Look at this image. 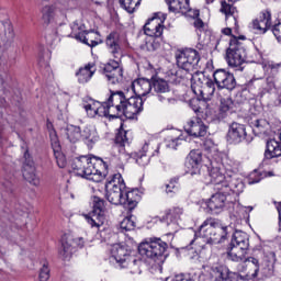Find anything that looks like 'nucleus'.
Returning a JSON list of instances; mask_svg holds the SVG:
<instances>
[{
	"mask_svg": "<svg viewBox=\"0 0 281 281\" xmlns=\"http://www.w3.org/2000/svg\"><path fill=\"white\" fill-rule=\"evenodd\" d=\"M213 78L217 89H227V91H234V89H236V78L234 74L225 69L215 70Z\"/></svg>",
	"mask_w": 281,
	"mask_h": 281,
	"instance_id": "22",
	"label": "nucleus"
},
{
	"mask_svg": "<svg viewBox=\"0 0 281 281\" xmlns=\"http://www.w3.org/2000/svg\"><path fill=\"white\" fill-rule=\"evenodd\" d=\"M191 89L194 95H200V98L207 100L216 91V81H213L203 72H195L191 78Z\"/></svg>",
	"mask_w": 281,
	"mask_h": 281,
	"instance_id": "15",
	"label": "nucleus"
},
{
	"mask_svg": "<svg viewBox=\"0 0 281 281\" xmlns=\"http://www.w3.org/2000/svg\"><path fill=\"white\" fill-rule=\"evenodd\" d=\"M227 238V226L221 225L218 221L210 217L206 218L199 231L194 233V239L191 240V245H194V240H198L199 245L204 243L205 245H218L224 243Z\"/></svg>",
	"mask_w": 281,
	"mask_h": 281,
	"instance_id": "6",
	"label": "nucleus"
},
{
	"mask_svg": "<svg viewBox=\"0 0 281 281\" xmlns=\"http://www.w3.org/2000/svg\"><path fill=\"white\" fill-rule=\"evenodd\" d=\"M203 161V155L199 150H191L186 160V172L194 177L201 175V164Z\"/></svg>",
	"mask_w": 281,
	"mask_h": 281,
	"instance_id": "24",
	"label": "nucleus"
},
{
	"mask_svg": "<svg viewBox=\"0 0 281 281\" xmlns=\"http://www.w3.org/2000/svg\"><path fill=\"white\" fill-rule=\"evenodd\" d=\"M74 238L71 236L64 235L61 237V248L59 250V256L63 258V260H67V258L71 257V254L74 252Z\"/></svg>",
	"mask_w": 281,
	"mask_h": 281,
	"instance_id": "33",
	"label": "nucleus"
},
{
	"mask_svg": "<svg viewBox=\"0 0 281 281\" xmlns=\"http://www.w3.org/2000/svg\"><path fill=\"white\" fill-rule=\"evenodd\" d=\"M222 34L225 36H232V27L222 29Z\"/></svg>",
	"mask_w": 281,
	"mask_h": 281,
	"instance_id": "56",
	"label": "nucleus"
},
{
	"mask_svg": "<svg viewBox=\"0 0 281 281\" xmlns=\"http://www.w3.org/2000/svg\"><path fill=\"white\" fill-rule=\"evenodd\" d=\"M42 21L44 25H52V27H57L56 34L58 36H69L63 30H67L65 25L67 21V12L63 9H58L55 5H45L42 9Z\"/></svg>",
	"mask_w": 281,
	"mask_h": 281,
	"instance_id": "12",
	"label": "nucleus"
},
{
	"mask_svg": "<svg viewBox=\"0 0 281 281\" xmlns=\"http://www.w3.org/2000/svg\"><path fill=\"white\" fill-rule=\"evenodd\" d=\"M110 100H111V93L108 95L106 100L103 102L90 99L88 103L83 105V109L89 117L99 116V117H110V120H113V112H111L113 103H111Z\"/></svg>",
	"mask_w": 281,
	"mask_h": 281,
	"instance_id": "17",
	"label": "nucleus"
},
{
	"mask_svg": "<svg viewBox=\"0 0 281 281\" xmlns=\"http://www.w3.org/2000/svg\"><path fill=\"white\" fill-rule=\"evenodd\" d=\"M78 241H79L78 243L79 247H85V239L83 238H79Z\"/></svg>",
	"mask_w": 281,
	"mask_h": 281,
	"instance_id": "60",
	"label": "nucleus"
},
{
	"mask_svg": "<svg viewBox=\"0 0 281 281\" xmlns=\"http://www.w3.org/2000/svg\"><path fill=\"white\" fill-rule=\"evenodd\" d=\"M221 12L222 14H225L226 21H228V23L238 25V10L236 7L227 3L226 1H222Z\"/></svg>",
	"mask_w": 281,
	"mask_h": 281,
	"instance_id": "32",
	"label": "nucleus"
},
{
	"mask_svg": "<svg viewBox=\"0 0 281 281\" xmlns=\"http://www.w3.org/2000/svg\"><path fill=\"white\" fill-rule=\"evenodd\" d=\"M71 36L72 38H76V41H80V43H83L89 47H97V45H99L98 41L94 40L98 34H95V32L85 30L82 23H78V21L74 22L71 25Z\"/></svg>",
	"mask_w": 281,
	"mask_h": 281,
	"instance_id": "20",
	"label": "nucleus"
},
{
	"mask_svg": "<svg viewBox=\"0 0 281 281\" xmlns=\"http://www.w3.org/2000/svg\"><path fill=\"white\" fill-rule=\"evenodd\" d=\"M180 14H184L186 16H189L190 19H199V10L190 9V2H188L187 12H180Z\"/></svg>",
	"mask_w": 281,
	"mask_h": 281,
	"instance_id": "50",
	"label": "nucleus"
},
{
	"mask_svg": "<svg viewBox=\"0 0 281 281\" xmlns=\"http://www.w3.org/2000/svg\"><path fill=\"white\" fill-rule=\"evenodd\" d=\"M0 85H3V79L0 77Z\"/></svg>",
	"mask_w": 281,
	"mask_h": 281,
	"instance_id": "61",
	"label": "nucleus"
},
{
	"mask_svg": "<svg viewBox=\"0 0 281 281\" xmlns=\"http://www.w3.org/2000/svg\"><path fill=\"white\" fill-rule=\"evenodd\" d=\"M168 5L169 12H173V14H179L181 12H188V3L190 0H165Z\"/></svg>",
	"mask_w": 281,
	"mask_h": 281,
	"instance_id": "35",
	"label": "nucleus"
},
{
	"mask_svg": "<svg viewBox=\"0 0 281 281\" xmlns=\"http://www.w3.org/2000/svg\"><path fill=\"white\" fill-rule=\"evenodd\" d=\"M105 196L109 203H112V205H123L128 212H133L139 201L137 191H127L121 188L105 189Z\"/></svg>",
	"mask_w": 281,
	"mask_h": 281,
	"instance_id": "11",
	"label": "nucleus"
},
{
	"mask_svg": "<svg viewBox=\"0 0 281 281\" xmlns=\"http://www.w3.org/2000/svg\"><path fill=\"white\" fill-rule=\"evenodd\" d=\"M266 159H273L276 157H281V144L280 142L271 138L267 142L266 151H265Z\"/></svg>",
	"mask_w": 281,
	"mask_h": 281,
	"instance_id": "34",
	"label": "nucleus"
},
{
	"mask_svg": "<svg viewBox=\"0 0 281 281\" xmlns=\"http://www.w3.org/2000/svg\"><path fill=\"white\" fill-rule=\"evenodd\" d=\"M105 45L114 60H110L104 66V76L110 82V85H120L122 80H124V70L122 67H120V60L122 56H124V52L122 50V47H126L128 45V42L124 41L122 42V37L120 36V33L112 32L108 35L105 40Z\"/></svg>",
	"mask_w": 281,
	"mask_h": 281,
	"instance_id": "2",
	"label": "nucleus"
},
{
	"mask_svg": "<svg viewBox=\"0 0 281 281\" xmlns=\"http://www.w3.org/2000/svg\"><path fill=\"white\" fill-rule=\"evenodd\" d=\"M140 2L142 0H119L121 8L128 12V14H133Z\"/></svg>",
	"mask_w": 281,
	"mask_h": 281,
	"instance_id": "42",
	"label": "nucleus"
},
{
	"mask_svg": "<svg viewBox=\"0 0 281 281\" xmlns=\"http://www.w3.org/2000/svg\"><path fill=\"white\" fill-rule=\"evenodd\" d=\"M255 135H271V123L266 119H257L250 122Z\"/></svg>",
	"mask_w": 281,
	"mask_h": 281,
	"instance_id": "31",
	"label": "nucleus"
},
{
	"mask_svg": "<svg viewBox=\"0 0 281 281\" xmlns=\"http://www.w3.org/2000/svg\"><path fill=\"white\" fill-rule=\"evenodd\" d=\"M247 262H250V265H252L254 271L248 272L246 278L236 272H231L229 269L225 266H217V267L211 268L210 278L206 280H210V281L255 280V278H258V273L260 271V261L256 257H249L247 259Z\"/></svg>",
	"mask_w": 281,
	"mask_h": 281,
	"instance_id": "10",
	"label": "nucleus"
},
{
	"mask_svg": "<svg viewBox=\"0 0 281 281\" xmlns=\"http://www.w3.org/2000/svg\"><path fill=\"white\" fill-rule=\"evenodd\" d=\"M81 139L88 148H93V146L100 142V135L98 134L95 126L86 125L83 130H81Z\"/></svg>",
	"mask_w": 281,
	"mask_h": 281,
	"instance_id": "29",
	"label": "nucleus"
},
{
	"mask_svg": "<svg viewBox=\"0 0 281 281\" xmlns=\"http://www.w3.org/2000/svg\"><path fill=\"white\" fill-rule=\"evenodd\" d=\"M209 170L211 183H227L232 186L234 181H243L239 179L238 169L240 168V162L236 161L223 153L215 154L211 158V164L206 165Z\"/></svg>",
	"mask_w": 281,
	"mask_h": 281,
	"instance_id": "1",
	"label": "nucleus"
},
{
	"mask_svg": "<svg viewBox=\"0 0 281 281\" xmlns=\"http://www.w3.org/2000/svg\"><path fill=\"white\" fill-rule=\"evenodd\" d=\"M181 214H183V209H181V207H173L167 214V218H170V221H177L178 218H181Z\"/></svg>",
	"mask_w": 281,
	"mask_h": 281,
	"instance_id": "46",
	"label": "nucleus"
},
{
	"mask_svg": "<svg viewBox=\"0 0 281 281\" xmlns=\"http://www.w3.org/2000/svg\"><path fill=\"white\" fill-rule=\"evenodd\" d=\"M132 90L136 98H144L148 93H153V79H137L132 82Z\"/></svg>",
	"mask_w": 281,
	"mask_h": 281,
	"instance_id": "27",
	"label": "nucleus"
},
{
	"mask_svg": "<svg viewBox=\"0 0 281 281\" xmlns=\"http://www.w3.org/2000/svg\"><path fill=\"white\" fill-rule=\"evenodd\" d=\"M186 133L180 130H171L167 133L166 144L168 148L177 149L182 142H188L191 137H205L207 135V125L198 116L191 117L186 125Z\"/></svg>",
	"mask_w": 281,
	"mask_h": 281,
	"instance_id": "5",
	"label": "nucleus"
},
{
	"mask_svg": "<svg viewBox=\"0 0 281 281\" xmlns=\"http://www.w3.org/2000/svg\"><path fill=\"white\" fill-rule=\"evenodd\" d=\"M276 89V78L268 77L262 85V93H271Z\"/></svg>",
	"mask_w": 281,
	"mask_h": 281,
	"instance_id": "45",
	"label": "nucleus"
},
{
	"mask_svg": "<svg viewBox=\"0 0 281 281\" xmlns=\"http://www.w3.org/2000/svg\"><path fill=\"white\" fill-rule=\"evenodd\" d=\"M5 36V26L3 24H0V40Z\"/></svg>",
	"mask_w": 281,
	"mask_h": 281,
	"instance_id": "58",
	"label": "nucleus"
},
{
	"mask_svg": "<svg viewBox=\"0 0 281 281\" xmlns=\"http://www.w3.org/2000/svg\"><path fill=\"white\" fill-rule=\"evenodd\" d=\"M175 181H171L170 183H168L167 186H166V192H167V194H170L171 192H175V188H177L176 186H175Z\"/></svg>",
	"mask_w": 281,
	"mask_h": 281,
	"instance_id": "55",
	"label": "nucleus"
},
{
	"mask_svg": "<svg viewBox=\"0 0 281 281\" xmlns=\"http://www.w3.org/2000/svg\"><path fill=\"white\" fill-rule=\"evenodd\" d=\"M193 25L196 30H203L205 27V23H203V20L195 18Z\"/></svg>",
	"mask_w": 281,
	"mask_h": 281,
	"instance_id": "54",
	"label": "nucleus"
},
{
	"mask_svg": "<svg viewBox=\"0 0 281 281\" xmlns=\"http://www.w3.org/2000/svg\"><path fill=\"white\" fill-rule=\"evenodd\" d=\"M151 93H156L157 99L161 104H166L167 106L177 104V99L173 98L172 92L170 91V85L162 78H151Z\"/></svg>",
	"mask_w": 281,
	"mask_h": 281,
	"instance_id": "18",
	"label": "nucleus"
},
{
	"mask_svg": "<svg viewBox=\"0 0 281 281\" xmlns=\"http://www.w3.org/2000/svg\"><path fill=\"white\" fill-rule=\"evenodd\" d=\"M117 165V156L102 158L88 157L87 165L82 168V173H79L81 179L100 183L106 177L109 168H115Z\"/></svg>",
	"mask_w": 281,
	"mask_h": 281,
	"instance_id": "7",
	"label": "nucleus"
},
{
	"mask_svg": "<svg viewBox=\"0 0 281 281\" xmlns=\"http://www.w3.org/2000/svg\"><path fill=\"white\" fill-rule=\"evenodd\" d=\"M148 153V143H145L142 150L133 154V159H135L138 166L143 168L150 164V156L146 155Z\"/></svg>",
	"mask_w": 281,
	"mask_h": 281,
	"instance_id": "38",
	"label": "nucleus"
},
{
	"mask_svg": "<svg viewBox=\"0 0 281 281\" xmlns=\"http://www.w3.org/2000/svg\"><path fill=\"white\" fill-rule=\"evenodd\" d=\"M232 106H234V101H232L231 98H226V99L221 100L220 112L217 114V120L220 122H221V120H225V117H227Z\"/></svg>",
	"mask_w": 281,
	"mask_h": 281,
	"instance_id": "40",
	"label": "nucleus"
},
{
	"mask_svg": "<svg viewBox=\"0 0 281 281\" xmlns=\"http://www.w3.org/2000/svg\"><path fill=\"white\" fill-rule=\"evenodd\" d=\"M226 139L229 142V144H240V142H245V139L246 142H249V138H247V127L245 124L233 122L228 126Z\"/></svg>",
	"mask_w": 281,
	"mask_h": 281,
	"instance_id": "23",
	"label": "nucleus"
},
{
	"mask_svg": "<svg viewBox=\"0 0 281 281\" xmlns=\"http://www.w3.org/2000/svg\"><path fill=\"white\" fill-rule=\"evenodd\" d=\"M40 281H47L49 280V266L47 265V262L43 263V267L40 270Z\"/></svg>",
	"mask_w": 281,
	"mask_h": 281,
	"instance_id": "47",
	"label": "nucleus"
},
{
	"mask_svg": "<svg viewBox=\"0 0 281 281\" xmlns=\"http://www.w3.org/2000/svg\"><path fill=\"white\" fill-rule=\"evenodd\" d=\"M50 146L53 148L54 155L61 153V148H60V142L58 140V136H52L50 138Z\"/></svg>",
	"mask_w": 281,
	"mask_h": 281,
	"instance_id": "49",
	"label": "nucleus"
},
{
	"mask_svg": "<svg viewBox=\"0 0 281 281\" xmlns=\"http://www.w3.org/2000/svg\"><path fill=\"white\" fill-rule=\"evenodd\" d=\"M159 41L157 40H153L146 43V47L148 49V52H156V49H159Z\"/></svg>",
	"mask_w": 281,
	"mask_h": 281,
	"instance_id": "52",
	"label": "nucleus"
},
{
	"mask_svg": "<svg viewBox=\"0 0 281 281\" xmlns=\"http://www.w3.org/2000/svg\"><path fill=\"white\" fill-rule=\"evenodd\" d=\"M144 32L146 36H151L154 38H159L164 34V21L151 18L144 25Z\"/></svg>",
	"mask_w": 281,
	"mask_h": 281,
	"instance_id": "28",
	"label": "nucleus"
},
{
	"mask_svg": "<svg viewBox=\"0 0 281 281\" xmlns=\"http://www.w3.org/2000/svg\"><path fill=\"white\" fill-rule=\"evenodd\" d=\"M93 74H95V65L88 64L85 67L79 68L76 72V77L79 85H87L93 78Z\"/></svg>",
	"mask_w": 281,
	"mask_h": 281,
	"instance_id": "30",
	"label": "nucleus"
},
{
	"mask_svg": "<svg viewBox=\"0 0 281 281\" xmlns=\"http://www.w3.org/2000/svg\"><path fill=\"white\" fill-rule=\"evenodd\" d=\"M122 232H133L135 229V216L130 215L125 217L120 224Z\"/></svg>",
	"mask_w": 281,
	"mask_h": 281,
	"instance_id": "44",
	"label": "nucleus"
},
{
	"mask_svg": "<svg viewBox=\"0 0 281 281\" xmlns=\"http://www.w3.org/2000/svg\"><path fill=\"white\" fill-rule=\"evenodd\" d=\"M55 159L57 161L58 168H66L67 166V158L65 157V154L63 151H59L57 154H54Z\"/></svg>",
	"mask_w": 281,
	"mask_h": 281,
	"instance_id": "48",
	"label": "nucleus"
},
{
	"mask_svg": "<svg viewBox=\"0 0 281 281\" xmlns=\"http://www.w3.org/2000/svg\"><path fill=\"white\" fill-rule=\"evenodd\" d=\"M177 65L189 74V76H194V74L199 72V60H201V56H199V52L193 48H186L184 50L178 53L176 55Z\"/></svg>",
	"mask_w": 281,
	"mask_h": 281,
	"instance_id": "16",
	"label": "nucleus"
},
{
	"mask_svg": "<svg viewBox=\"0 0 281 281\" xmlns=\"http://www.w3.org/2000/svg\"><path fill=\"white\" fill-rule=\"evenodd\" d=\"M279 67H281V64H276L273 61L263 64L265 71H274V74H277Z\"/></svg>",
	"mask_w": 281,
	"mask_h": 281,
	"instance_id": "51",
	"label": "nucleus"
},
{
	"mask_svg": "<svg viewBox=\"0 0 281 281\" xmlns=\"http://www.w3.org/2000/svg\"><path fill=\"white\" fill-rule=\"evenodd\" d=\"M65 133L70 144H78L82 139V130L78 125H67Z\"/></svg>",
	"mask_w": 281,
	"mask_h": 281,
	"instance_id": "36",
	"label": "nucleus"
},
{
	"mask_svg": "<svg viewBox=\"0 0 281 281\" xmlns=\"http://www.w3.org/2000/svg\"><path fill=\"white\" fill-rule=\"evenodd\" d=\"M204 276L202 274H196V272L192 271L189 273H178L175 274L173 277H167L165 281L171 280V281H202L205 280L203 279Z\"/></svg>",
	"mask_w": 281,
	"mask_h": 281,
	"instance_id": "37",
	"label": "nucleus"
},
{
	"mask_svg": "<svg viewBox=\"0 0 281 281\" xmlns=\"http://www.w3.org/2000/svg\"><path fill=\"white\" fill-rule=\"evenodd\" d=\"M277 210H278V213H279V226L281 227V203H279L277 205Z\"/></svg>",
	"mask_w": 281,
	"mask_h": 281,
	"instance_id": "59",
	"label": "nucleus"
},
{
	"mask_svg": "<svg viewBox=\"0 0 281 281\" xmlns=\"http://www.w3.org/2000/svg\"><path fill=\"white\" fill-rule=\"evenodd\" d=\"M213 186L217 192L207 201V207L213 214L221 213L226 203H234L236 196L243 194L245 190V183L238 180H234L231 186L227 182L213 183Z\"/></svg>",
	"mask_w": 281,
	"mask_h": 281,
	"instance_id": "4",
	"label": "nucleus"
},
{
	"mask_svg": "<svg viewBox=\"0 0 281 281\" xmlns=\"http://www.w3.org/2000/svg\"><path fill=\"white\" fill-rule=\"evenodd\" d=\"M88 158H89L88 156H79V157L72 159L70 166H71V170H72L74 175H76L77 177L82 175V168H85V166H87Z\"/></svg>",
	"mask_w": 281,
	"mask_h": 281,
	"instance_id": "39",
	"label": "nucleus"
},
{
	"mask_svg": "<svg viewBox=\"0 0 281 281\" xmlns=\"http://www.w3.org/2000/svg\"><path fill=\"white\" fill-rule=\"evenodd\" d=\"M166 249H168V244L161 238L153 237L149 241L142 243L138 246V254L143 256V258H149V260H154V262H164L166 257Z\"/></svg>",
	"mask_w": 281,
	"mask_h": 281,
	"instance_id": "14",
	"label": "nucleus"
},
{
	"mask_svg": "<svg viewBox=\"0 0 281 281\" xmlns=\"http://www.w3.org/2000/svg\"><path fill=\"white\" fill-rule=\"evenodd\" d=\"M250 27L254 30L255 34H267L269 27H271V12L263 11L255 19Z\"/></svg>",
	"mask_w": 281,
	"mask_h": 281,
	"instance_id": "25",
	"label": "nucleus"
},
{
	"mask_svg": "<svg viewBox=\"0 0 281 281\" xmlns=\"http://www.w3.org/2000/svg\"><path fill=\"white\" fill-rule=\"evenodd\" d=\"M130 133V131H126L121 126L115 137L116 144H120L121 146H126V144H128L131 140V138L128 137Z\"/></svg>",
	"mask_w": 281,
	"mask_h": 281,
	"instance_id": "43",
	"label": "nucleus"
},
{
	"mask_svg": "<svg viewBox=\"0 0 281 281\" xmlns=\"http://www.w3.org/2000/svg\"><path fill=\"white\" fill-rule=\"evenodd\" d=\"M272 34H274L278 43H281V22H279L278 24H274L272 29Z\"/></svg>",
	"mask_w": 281,
	"mask_h": 281,
	"instance_id": "53",
	"label": "nucleus"
},
{
	"mask_svg": "<svg viewBox=\"0 0 281 281\" xmlns=\"http://www.w3.org/2000/svg\"><path fill=\"white\" fill-rule=\"evenodd\" d=\"M110 104H112V120L124 115L127 120H135L144 111L142 97H126L122 91L110 90Z\"/></svg>",
	"mask_w": 281,
	"mask_h": 281,
	"instance_id": "3",
	"label": "nucleus"
},
{
	"mask_svg": "<svg viewBox=\"0 0 281 281\" xmlns=\"http://www.w3.org/2000/svg\"><path fill=\"white\" fill-rule=\"evenodd\" d=\"M249 251V235L243 231H235L227 251L228 259L233 262H243Z\"/></svg>",
	"mask_w": 281,
	"mask_h": 281,
	"instance_id": "13",
	"label": "nucleus"
},
{
	"mask_svg": "<svg viewBox=\"0 0 281 281\" xmlns=\"http://www.w3.org/2000/svg\"><path fill=\"white\" fill-rule=\"evenodd\" d=\"M114 168H116L119 172L108 178L105 182V189H115V188L126 189V183L124 182V178H122V173H121V172H124V164L120 162V158H117L116 167Z\"/></svg>",
	"mask_w": 281,
	"mask_h": 281,
	"instance_id": "26",
	"label": "nucleus"
},
{
	"mask_svg": "<svg viewBox=\"0 0 281 281\" xmlns=\"http://www.w3.org/2000/svg\"><path fill=\"white\" fill-rule=\"evenodd\" d=\"M241 41H247V37L245 35L238 37L232 35L229 47L226 50L227 65L236 71H243V65L251 63V59L247 56V48H245V44Z\"/></svg>",
	"mask_w": 281,
	"mask_h": 281,
	"instance_id": "9",
	"label": "nucleus"
},
{
	"mask_svg": "<svg viewBox=\"0 0 281 281\" xmlns=\"http://www.w3.org/2000/svg\"><path fill=\"white\" fill-rule=\"evenodd\" d=\"M85 218L90 227L100 229L104 225V200L94 196L92 212L89 215H85Z\"/></svg>",
	"mask_w": 281,
	"mask_h": 281,
	"instance_id": "19",
	"label": "nucleus"
},
{
	"mask_svg": "<svg viewBox=\"0 0 281 281\" xmlns=\"http://www.w3.org/2000/svg\"><path fill=\"white\" fill-rule=\"evenodd\" d=\"M254 183H260V178L254 179V176H250L249 184L254 186Z\"/></svg>",
	"mask_w": 281,
	"mask_h": 281,
	"instance_id": "57",
	"label": "nucleus"
},
{
	"mask_svg": "<svg viewBox=\"0 0 281 281\" xmlns=\"http://www.w3.org/2000/svg\"><path fill=\"white\" fill-rule=\"evenodd\" d=\"M203 148L207 153L209 164H212V157H215L216 154L221 153L212 138H206L203 142Z\"/></svg>",
	"mask_w": 281,
	"mask_h": 281,
	"instance_id": "41",
	"label": "nucleus"
},
{
	"mask_svg": "<svg viewBox=\"0 0 281 281\" xmlns=\"http://www.w3.org/2000/svg\"><path fill=\"white\" fill-rule=\"evenodd\" d=\"M110 262H116L120 269H130V273H142V259L122 244H113L110 248Z\"/></svg>",
	"mask_w": 281,
	"mask_h": 281,
	"instance_id": "8",
	"label": "nucleus"
},
{
	"mask_svg": "<svg viewBox=\"0 0 281 281\" xmlns=\"http://www.w3.org/2000/svg\"><path fill=\"white\" fill-rule=\"evenodd\" d=\"M23 178L31 186H41V178L38 177V173H36L34 159H32V155H30V150L27 148L24 149Z\"/></svg>",
	"mask_w": 281,
	"mask_h": 281,
	"instance_id": "21",
	"label": "nucleus"
}]
</instances>
